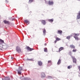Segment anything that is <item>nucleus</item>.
I'll return each instance as SVG.
<instances>
[{
	"label": "nucleus",
	"instance_id": "nucleus-1",
	"mask_svg": "<svg viewBox=\"0 0 80 80\" xmlns=\"http://www.w3.org/2000/svg\"><path fill=\"white\" fill-rule=\"evenodd\" d=\"M0 49L2 50L3 49L7 48V44L4 42V41L2 39H0Z\"/></svg>",
	"mask_w": 80,
	"mask_h": 80
},
{
	"label": "nucleus",
	"instance_id": "nucleus-2",
	"mask_svg": "<svg viewBox=\"0 0 80 80\" xmlns=\"http://www.w3.org/2000/svg\"><path fill=\"white\" fill-rule=\"evenodd\" d=\"M26 48L27 49V50H28L29 51H30L31 52V51H32V50H34V49L33 48H31L28 46H27Z\"/></svg>",
	"mask_w": 80,
	"mask_h": 80
},
{
	"label": "nucleus",
	"instance_id": "nucleus-3",
	"mask_svg": "<svg viewBox=\"0 0 80 80\" xmlns=\"http://www.w3.org/2000/svg\"><path fill=\"white\" fill-rule=\"evenodd\" d=\"M55 38H56V40L54 42L55 43H56L57 41H60V40H61V39L58 37H56Z\"/></svg>",
	"mask_w": 80,
	"mask_h": 80
},
{
	"label": "nucleus",
	"instance_id": "nucleus-4",
	"mask_svg": "<svg viewBox=\"0 0 80 80\" xmlns=\"http://www.w3.org/2000/svg\"><path fill=\"white\" fill-rule=\"evenodd\" d=\"M72 58L73 61V63H77V59L75 58H74V57L73 56L71 57Z\"/></svg>",
	"mask_w": 80,
	"mask_h": 80
},
{
	"label": "nucleus",
	"instance_id": "nucleus-5",
	"mask_svg": "<svg viewBox=\"0 0 80 80\" xmlns=\"http://www.w3.org/2000/svg\"><path fill=\"white\" fill-rule=\"evenodd\" d=\"M24 21L25 23H26L27 25H29V24L30 23V22H29V21H28V20H25Z\"/></svg>",
	"mask_w": 80,
	"mask_h": 80
},
{
	"label": "nucleus",
	"instance_id": "nucleus-6",
	"mask_svg": "<svg viewBox=\"0 0 80 80\" xmlns=\"http://www.w3.org/2000/svg\"><path fill=\"white\" fill-rule=\"evenodd\" d=\"M3 22H4L5 24H10V22L6 20H4L3 21Z\"/></svg>",
	"mask_w": 80,
	"mask_h": 80
},
{
	"label": "nucleus",
	"instance_id": "nucleus-7",
	"mask_svg": "<svg viewBox=\"0 0 80 80\" xmlns=\"http://www.w3.org/2000/svg\"><path fill=\"white\" fill-rule=\"evenodd\" d=\"M41 22L44 25L46 24V21L45 20H42Z\"/></svg>",
	"mask_w": 80,
	"mask_h": 80
},
{
	"label": "nucleus",
	"instance_id": "nucleus-8",
	"mask_svg": "<svg viewBox=\"0 0 80 80\" xmlns=\"http://www.w3.org/2000/svg\"><path fill=\"white\" fill-rule=\"evenodd\" d=\"M18 47H17L16 48V50L19 53L20 52H21V49L20 48L18 49Z\"/></svg>",
	"mask_w": 80,
	"mask_h": 80
},
{
	"label": "nucleus",
	"instance_id": "nucleus-9",
	"mask_svg": "<svg viewBox=\"0 0 80 80\" xmlns=\"http://www.w3.org/2000/svg\"><path fill=\"white\" fill-rule=\"evenodd\" d=\"M80 11H79L78 15L77 16V19H80Z\"/></svg>",
	"mask_w": 80,
	"mask_h": 80
},
{
	"label": "nucleus",
	"instance_id": "nucleus-10",
	"mask_svg": "<svg viewBox=\"0 0 80 80\" xmlns=\"http://www.w3.org/2000/svg\"><path fill=\"white\" fill-rule=\"evenodd\" d=\"M62 31L61 30H59L58 31V34H60V35H62Z\"/></svg>",
	"mask_w": 80,
	"mask_h": 80
},
{
	"label": "nucleus",
	"instance_id": "nucleus-11",
	"mask_svg": "<svg viewBox=\"0 0 80 80\" xmlns=\"http://www.w3.org/2000/svg\"><path fill=\"white\" fill-rule=\"evenodd\" d=\"M64 50V48L63 47H61L59 48L58 52H60L61 51H62V50Z\"/></svg>",
	"mask_w": 80,
	"mask_h": 80
},
{
	"label": "nucleus",
	"instance_id": "nucleus-12",
	"mask_svg": "<svg viewBox=\"0 0 80 80\" xmlns=\"http://www.w3.org/2000/svg\"><path fill=\"white\" fill-rule=\"evenodd\" d=\"M41 77L42 78H43V77H45V74L44 72H42L41 73Z\"/></svg>",
	"mask_w": 80,
	"mask_h": 80
},
{
	"label": "nucleus",
	"instance_id": "nucleus-13",
	"mask_svg": "<svg viewBox=\"0 0 80 80\" xmlns=\"http://www.w3.org/2000/svg\"><path fill=\"white\" fill-rule=\"evenodd\" d=\"M70 47L71 48H75V46L73 45H70Z\"/></svg>",
	"mask_w": 80,
	"mask_h": 80
},
{
	"label": "nucleus",
	"instance_id": "nucleus-14",
	"mask_svg": "<svg viewBox=\"0 0 80 80\" xmlns=\"http://www.w3.org/2000/svg\"><path fill=\"white\" fill-rule=\"evenodd\" d=\"M38 65H39L40 66L42 65V62L41 61H38Z\"/></svg>",
	"mask_w": 80,
	"mask_h": 80
},
{
	"label": "nucleus",
	"instance_id": "nucleus-15",
	"mask_svg": "<svg viewBox=\"0 0 80 80\" xmlns=\"http://www.w3.org/2000/svg\"><path fill=\"white\" fill-rule=\"evenodd\" d=\"M73 35H74V37H78V36H79V34L78 33H74Z\"/></svg>",
	"mask_w": 80,
	"mask_h": 80
},
{
	"label": "nucleus",
	"instance_id": "nucleus-16",
	"mask_svg": "<svg viewBox=\"0 0 80 80\" xmlns=\"http://www.w3.org/2000/svg\"><path fill=\"white\" fill-rule=\"evenodd\" d=\"M60 63H61V60L60 59H59L57 63V64L59 65Z\"/></svg>",
	"mask_w": 80,
	"mask_h": 80
},
{
	"label": "nucleus",
	"instance_id": "nucleus-17",
	"mask_svg": "<svg viewBox=\"0 0 80 80\" xmlns=\"http://www.w3.org/2000/svg\"><path fill=\"white\" fill-rule=\"evenodd\" d=\"M5 80H10V78L8 77H6L5 78Z\"/></svg>",
	"mask_w": 80,
	"mask_h": 80
},
{
	"label": "nucleus",
	"instance_id": "nucleus-18",
	"mask_svg": "<svg viewBox=\"0 0 80 80\" xmlns=\"http://www.w3.org/2000/svg\"><path fill=\"white\" fill-rule=\"evenodd\" d=\"M71 38V36H68L66 37L67 39H68V40H69Z\"/></svg>",
	"mask_w": 80,
	"mask_h": 80
},
{
	"label": "nucleus",
	"instance_id": "nucleus-19",
	"mask_svg": "<svg viewBox=\"0 0 80 80\" xmlns=\"http://www.w3.org/2000/svg\"><path fill=\"white\" fill-rule=\"evenodd\" d=\"M77 49H73L72 50V52H77Z\"/></svg>",
	"mask_w": 80,
	"mask_h": 80
},
{
	"label": "nucleus",
	"instance_id": "nucleus-20",
	"mask_svg": "<svg viewBox=\"0 0 80 80\" xmlns=\"http://www.w3.org/2000/svg\"><path fill=\"white\" fill-rule=\"evenodd\" d=\"M72 65L69 66L68 67V69H70V68H72Z\"/></svg>",
	"mask_w": 80,
	"mask_h": 80
},
{
	"label": "nucleus",
	"instance_id": "nucleus-21",
	"mask_svg": "<svg viewBox=\"0 0 80 80\" xmlns=\"http://www.w3.org/2000/svg\"><path fill=\"white\" fill-rule=\"evenodd\" d=\"M73 37L75 38L76 40H78V38L77 37H75V36H73Z\"/></svg>",
	"mask_w": 80,
	"mask_h": 80
},
{
	"label": "nucleus",
	"instance_id": "nucleus-22",
	"mask_svg": "<svg viewBox=\"0 0 80 80\" xmlns=\"http://www.w3.org/2000/svg\"><path fill=\"white\" fill-rule=\"evenodd\" d=\"M44 51L45 52H47V48H44Z\"/></svg>",
	"mask_w": 80,
	"mask_h": 80
},
{
	"label": "nucleus",
	"instance_id": "nucleus-23",
	"mask_svg": "<svg viewBox=\"0 0 80 80\" xmlns=\"http://www.w3.org/2000/svg\"><path fill=\"white\" fill-rule=\"evenodd\" d=\"M33 0H29V3H31L33 2Z\"/></svg>",
	"mask_w": 80,
	"mask_h": 80
},
{
	"label": "nucleus",
	"instance_id": "nucleus-24",
	"mask_svg": "<svg viewBox=\"0 0 80 80\" xmlns=\"http://www.w3.org/2000/svg\"><path fill=\"white\" fill-rule=\"evenodd\" d=\"M18 74H20V75H21V74L22 73V72L18 70Z\"/></svg>",
	"mask_w": 80,
	"mask_h": 80
},
{
	"label": "nucleus",
	"instance_id": "nucleus-25",
	"mask_svg": "<svg viewBox=\"0 0 80 80\" xmlns=\"http://www.w3.org/2000/svg\"><path fill=\"white\" fill-rule=\"evenodd\" d=\"M19 69L20 71H21L22 70V68L21 67H19Z\"/></svg>",
	"mask_w": 80,
	"mask_h": 80
},
{
	"label": "nucleus",
	"instance_id": "nucleus-26",
	"mask_svg": "<svg viewBox=\"0 0 80 80\" xmlns=\"http://www.w3.org/2000/svg\"><path fill=\"white\" fill-rule=\"evenodd\" d=\"M43 33H46V30L45 29L43 30Z\"/></svg>",
	"mask_w": 80,
	"mask_h": 80
},
{
	"label": "nucleus",
	"instance_id": "nucleus-27",
	"mask_svg": "<svg viewBox=\"0 0 80 80\" xmlns=\"http://www.w3.org/2000/svg\"><path fill=\"white\" fill-rule=\"evenodd\" d=\"M53 4V1H51L50 2V5H52Z\"/></svg>",
	"mask_w": 80,
	"mask_h": 80
},
{
	"label": "nucleus",
	"instance_id": "nucleus-28",
	"mask_svg": "<svg viewBox=\"0 0 80 80\" xmlns=\"http://www.w3.org/2000/svg\"><path fill=\"white\" fill-rule=\"evenodd\" d=\"M50 22H53V19H50Z\"/></svg>",
	"mask_w": 80,
	"mask_h": 80
},
{
	"label": "nucleus",
	"instance_id": "nucleus-29",
	"mask_svg": "<svg viewBox=\"0 0 80 80\" xmlns=\"http://www.w3.org/2000/svg\"><path fill=\"white\" fill-rule=\"evenodd\" d=\"M78 69H79V71H80V66H78Z\"/></svg>",
	"mask_w": 80,
	"mask_h": 80
},
{
	"label": "nucleus",
	"instance_id": "nucleus-30",
	"mask_svg": "<svg viewBox=\"0 0 80 80\" xmlns=\"http://www.w3.org/2000/svg\"><path fill=\"white\" fill-rule=\"evenodd\" d=\"M48 63H50V61H48Z\"/></svg>",
	"mask_w": 80,
	"mask_h": 80
},
{
	"label": "nucleus",
	"instance_id": "nucleus-31",
	"mask_svg": "<svg viewBox=\"0 0 80 80\" xmlns=\"http://www.w3.org/2000/svg\"><path fill=\"white\" fill-rule=\"evenodd\" d=\"M48 4H50V1H49L48 2Z\"/></svg>",
	"mask_w": 80,
	"mask_h": 80
},
{
	"label": "nucleus",
	"instance_id": "nucleus-32",
	"mask_svg": "<svg viewBox=\"0 0 80 80\" xmlns=\"http://www.w3.org/2000/svg\"><path fill=\"white\" fill-rule=\"evenodd\" d=\"M44 45H45V46H46V45H47V43H45L44 44Z\"/></svg>",
	"mask_w": 80,
	"mask_h": 80
},
{
	"label": "nucleus",
	"instance_id": "nucleus-33",
	"mask_svg": "<svg viewBox=\"0 0 80 80\" xmlns=\"http://www.w3.org/2000/svg\"><path fill=\"white\" fill-rule=\"evenodd\" d=\"M69 53H72V51H69Z\"/></svg>",
	"mask_w": 80,
	"mask_h": 80
},
{
	"label": "nucleus",
	"instance_id": "nucleus-34",
	"mask_svg": "<svg viewBox=\"0 0 80 80\" xmlns=\"http://www.w3.org/2000/svg\"><path fill=\"white\" fill-rule=\"evenodd\" d=\"M11 58H12V59H13V58L12 57H11Z\"/></svg>",
	"mask_w": 80,
	"mask_h": 80
},
{
	"label": "nucleus",
	"instance_id": "nucleus-35",
	"mask_svg": "<svg viewBox=\"0 0 80 80\" xmlns=\"http://www.w3.org/2000/svg\"><path fill=\"white\" fill-rule=\"evenodd\" d=\"M48 21H49V22H50V19H49Z\"/></svg>",
	"mask_w": 80,
	"mask_h": 80
},
{
	"label": "nucleus",
	"instance_id": "nucleus-36",
	"mask_svg": "<svg viewBox=\"0 0 80 80\" xmlns=\"http://www.w3.org/2000/svg\"><path fill=\"white\" fill-rule=\"evenodd\" d=\"M12 20H14V19H12Z\"/></svg>",
	"mask_w": 80,
	"mask_h": 80
},
{
	"label": "nucleus",
	"instance_id": "nucleus-37",
	"mask_svg": "<svg viewBox=\"0 0 80 80\" xmlns=\"http://www.w3.org/2000/svg\"><path fill=\"white\" fill-rule=\"evenodd\" d=\"M78 0V1H79V0Z\"/></svg>",
	"mask_w": 80,
	"mask_h": 80
},
{
	"label": "nucleus",
	"instance_id": "nucleus-38",
	"mask_svg": "<svg viewBox=\"0 0 80 80\" xmlns=\"http://www.w3.org/2000/svg\"><path fill=\"white\" fill-rule=\"evenodd\" d=\"M2 80H3V79H2Z\"/></svg>",
	"mask_w": 80,
	"mask_h": 80
}]
</instances>
